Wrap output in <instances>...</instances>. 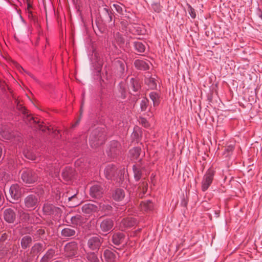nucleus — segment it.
Wrapping results in <instances>:
<instances>
[{
    "label": "nucleus",
    "instance_id": "obj_1",
    "mask_svg": "<svg viewBox=\"0 0 262 262\" xmlns=\"http://www.w3.org/2000/svg\"><path fill=\"white\" fill-rule=\"evenodd\" d=\"M21 195V189L17 184L12 185L9 188V193L6 194L7 199L11 202L18 200Z\"/></svg>",
    "mask_w": 262,
    "mask_h": 262
},
{
    "label": "nucleus",
    "instance_id": "obj_2",
    "mask_svg": "<svg viewBox=\"0 0 262 262\" xmlns=\"http://www.w3.org/2000/svg\"><path fill=\"white\" fill-rule=\"evenodd\" d=\"M21 179L24 182L32 184L37 180L38 176L32 170L27 169L23 171Z\"/></svg>",
    "mask_w": 262,
    "mask_h": 262
},
{
    "label": "nucleus",
    "instance_id": "obj_3",
    "mask_svg": "<svg viewBox=\"0 0 262 262\" xmlns=\"http://www.w3.org/2000/svg\"><path fill=\"white\" fill-rule=\"evenodd\" d=\"M102 244V239L99 236L91 237L88 241V246L92 250L98 249Z\"/></svg>",
    "mask_w": 262,
    "mask_h": 262
},
{
    "label": "nucleus",
    "instance_id": "obj_4",
    "mask_svg": "<svg viewBox=\"0 0 262 262\" xmlns=\"http://www.w3.org/2000/svg\"><path fill=\"white\" fill-rule=\"evenodd\" d=\"M214 173L213 170L209 169L204 176L202 181V190H206L212 183Z\"/></svg>",
    "mask_w": 262,
    "mask_h": 262
},
{
    "label": "nucleus",
    "instance_id": "obj_5",
    "mask_svg": "<svg viewBox=\"0 0 262 262\" xmlns=\"http://www.w3.org/2000/svg\"><path fill=\"white\" fill-rule=\"evenodd\" d=\"M65 255L67 257H72L77 253V246L75 242L67 244L64 248Z\"/></svg>",
    "mask_w": 262,
    "mask_h": 262
},
{
    "label": "nucleus",
    "instance_id": "obj_6",
    "mask_svg": "<svg viewBox=\"0 0 262 262\" xmlns=\"http://www.w3.org/2000/svg\"><path fill=\"white\" fill-rule=\"evenodd\" d=\"M26 207L30 209H35L38 204V200L34 195H29L24 200Z\"/></svg>",
    "mask_w": 262,
    "mask_h": 262
},
{
    "label": "nucleus",
    "instance_id": "obj_7",
    "mask_svg": "<svg viewBox=\"0 0 262 262\" xmlns=\"http://www.w3.org/2000/svg\"><path fill=\"white\" fill-rule=\"evenodd\" d=\"M114 227V222L108 219L103 220L100 223V227L102 231L106 232L112 231Z\"/></svg>",
    "mask_w": 262,
    "mask_h": 262
},
{
    "label": "nucleus",
    "instance_id": "obj_8",
    "mask_svg": "<svg viewBox=\"0 0 262 262\" xmlns=\"http://www.w3.org/2000/svg\"><path fill=\"white\" fill-rule=\"evenodd\" d=\"M99 132V130H95L93 133L92 136L91 138L90 143L93 148H95L103 143L102 139L103 138L101 135L98 137H96Z\"/></svg>",
    "mask_w": 262,
    "mask_h": 262
},
{
    "label": "nucleus",
    "instance_id": "obj_9",
    "mask_svg": "<svg viewBox=\"0 0 262 262\" xmlns=\"http://www.w3.org/2000/svg\"><path fill=\"white\" fill-rule=\"evenodd\" d=\"M103 193V188L98 184L94 185L91 187L90 190V194L91 196L93 198H100L101 196Z\"/></svg>",
    "mask_w": 262,
    "mask_h": 262
},
{
    "label": "nucleus",
    "instance_id": "obj_10",
    "mask_svg": "<svg viewBox=\"0 0 262 262\" xmlns=\"http://www.w3.org/2000/svg\"><path fill=\"white\" fill-rule=\"evenodd\" d=\"M137 223L136 221L132 217H128L122 220L120 223V228L122 230L127 228L132 227Z\"/></svg>",
    "mask_w": 262,
    "mask_h": 262
},
{
    "label": "nucleus",
    "instance_id": "obj_11",
    "mask_svg": "<svg viewBox=\"0 0 262 262\" xmlns=\"http://www.w3.org/2000/svg\"><path fill=\"white\" fill-rule=\"evenodd\" d=\"M43 211L47 214H57L60 213V209L52 204H46L43 207Z\"/></svg>",
    "mask_w": 262,
    "mask_h": 262
},
{
    "label": "nucleus",
    "instance_id": "obj_12",
    "mask_svg": "<svg viewBox=\"0 0 262 262\" xmlns=\"http://www.w3.org/2000/svg\"><path fill=\"white\" fill-rule=\"evenodd\" d=\"M15 213L12 209H7L4 212V219L8 223H13L15 220Z\"/></svg>",
    "mask_w": 262,
    "mask_h": 262
},
{
    "label": "nucleus",
    "instance_id": "obj_13",
    "mask_svg": "<svg viewBox=\"0 0 262 262\" xmlns=\"http://www.w3.org/2000/svg\"><path fill=\"white\" fill-rule=\"evenodd\" d=\"M147 189V181L144 179L143 181L141 183L139 184V185L137 188V192L135 194L137 196L142 198L143 195L146 192Z\"/></svg>",
    "mask_w": 262,
    "mask_h": 262
},
{
    "label": "nucleus",
    "instance_id": "obj_14",
    "mask_svg": "<svg viewBox=\"0 0 262 262\" xmlns=\"http://www.w3.org/2000/svg\"><path fill=\"white\" fill-rule=\"evenodd\" d=\"M24 120L28 124L32 126L33 124H39L40 120L37 118H35L28 114L27 112L25 115H24Z\"/></svg>",
    "mask_w": 262,
    "mask_h": 262
},
{
    "label": "nucleus",
    "instance_id": "obj_15",
    "mask_svg": "<svg viewBox=\"0 0 262 262\" xmlns=\"http://www.w3.org/2000/svg\"><path fill=\"white\" fill-rule=\"evenodd\" d=\"M98 209L97 206L92 204H85L82 206L81 208L82 212L86 214L96 211Z\"/></svg>",
    "mask_w": 262,
    "mask_h": 262
},
{
    "label": "nucleus",
    "instance_id": "obj_16",
    "mask_svg": "<svg viewBox=\"0 0 262 262\" xmlns=\"http://www.w3.org/2000/svg\"><path fill=\"white\" fill-rule=\"evenodd\" d=\"M140 208L143 211L148 212L153 209L154 205L149 200L144 201L140 203Z\"/></svg>",
    "mask_w": 262,
    "mask_h": 262
},
{
    "label": "nucleus",
    "instance_id": "obj_17",
    "mask_svg": "<svg viewBox=\"0 0 262 262\" xmlns=\"http://www.w3.org/2000/svg\"><path fill=\"white\" fill-rule=\"evenodd\" d=\"M125 195V192L123 189L117 188L113 193L112 196L116 201H120L124 199Z\"/></svg>",
    "mask_w": 262,
    "mask_h": 262
},
{
    "label": "nucleus",
    "instance_id": "obj_18",
    "mask_svg": "<svg viewBox=\"0 0 262 262\" xmlns=\"http://www.w3.org/2000/svg\"><path fill=\"white\" fill-rule=\"evenodd\" d=\"M116 171L115 167L112 165H108L104 170V174L107 179H111Z\"/></svg>",
    "mask_w": 262,
    "mask_h": 262
},
{
    "label": "nucleus",
    "instance_id": "obj_19",
    "mask_svg": "<svg viewBox=\"0 0 262 262\" xmlns=\"http://www.w3.org/2000/svg\"><path fill=\"white\" fill-rule=\"evenodd\" d=\"M149 63V62H146L142 60H136L134 62L136 67L142 70L148 69Z\"/></svg>",
    "mask_w": 262,
    "mask_h": 262
},
{
    "label": "nucleus",
    "instance_id": "obj_20",
    "mask_svg": "<svg viewBox=\"0 0 262 262\" xmlns=\"http://www.w3.org/2000/svg\"><path fill=\"white\" fill-rule=\"evenodd\" d=\"M80 203L79 201L78 200L76 194H73V195L69 196L68 198V205L70 207H74L77 206Z\"/></svg>",
    "mask_w": 262,
    "mask_h": 262
},
{
    "label": "nucleus",
    "instance_id": "obj_21",
    "mask_svg": "<svg viewBox=\"0 0 262 262\" xmlns=\"http://www.w3.org/2000/svg\"><path fill=\"white\" fill-rule=\"evenodd\" d=\"M103 257L106 262H114L115 259V254L109 250L104 251Z\"/></svg>",
    "mask_w": 262,
    "mask_h": 262
},
{
    "label": "nucleus",
    "instance_id": "obj_22",
    "mask_svg": "<svg viewBox=\"0 0 262 262\" xmlns=\"http://www.w3.org/2000/svg\"><path fill=\"white\" fill-rule=\"evenodd\" d=\"M124 238V235L123 233H117L114 234L113 236V242L115 245H119L121 244Z\"/></svg>",
    "mask_w": 262,
    "mask_h": 262
},
{
    "label": "nucleus",
    "instance_id": "obj_23",
    "mask_svg": "<svg viewBox=\"0 0 262 262\" xmlns=\"http://www.w3.org/2000/svg\"><path fill=\"white\" fill-rule=\"evenodd\" d=\"M62 176L65 180H70L73 176V172L72 169L70 168H67L65 169L62 173Z\"/></svg>",
    "mask_w": 262,
    "mask_h": 262
},
{
    "label": "nucleus",
    "instance_id": "obj_24",
    "mask_svg": "<svg viewBox=\"0 0 262 262\" xmlns=\"http://www.w3.org/2000/svg\"><path fill=\"white\" fill-rule=\"evenodd\" d=\"M102 15L105 21L110 22L112 20V15L109 8L106 7L103 9Z\"/></svg>",
    "mask_w": 262,
    "mask_h": 262
},
{
    "label": "nucleus",
    "instance_id": "obj_25",
    "mask_svg": "<svg viewBox=\"0 0 262 262\" xmlns=\"http://www.w3.org/2000/svg\"><path fill=\"white\" fill-rule=\"evenodd\" d=\"M145 83L150 89H154L157 87L156 80L154 78L150 77L149 74L146 78Z\"/></svg>",
    "mask_w": 262,
    "mask_h": 262
},
{
    "label": "nucleus",
    "instance_id": "obj_26",
    "mask_svg": "<svg viewBox=\"0 0 262 262\" xmlns=\"http://www.w3.org/2000/svg\"><path fill=\"white\" fill-rule=\"evenodd\" d=\"M135 50L140 53L144 52L145 50V46L141 41H137L134 42Z\"/></svg>",
    "mask_w": 262,
    "mask_h": 262
},
{
    "label": "nucleus",
    "instance_id": "obj_27",
    "mask_svg": "<svg viewBox=\"0 0 262 262\" xmlns=\"http://www.w3.org/2000/svg\"><path fill=\"white\" fill-rule=\"evenodd\" d=\"M75 231L71 228H65L61 231V234L64 237H70L74 235Z\"/></svg>",
    "mask_w": 262,
    "mask_h": 262
},
{
    "label": "nucleus",
    "instance_id": "obj_28",
    "mask_svg": "<svg viewBox=\"0 0 262 262\" xmlns=\"http://www.w3.org/2000/svg\"><path fill=\"white\" fill-rule=\"evenodd\" d=\"M149 97L153 102L154 106L158 105L160 103V97L159 95L156 92H151L149 94Z\"/></svg>",
    "mask_w": 262,
    "mask_h": 262
},
{
    "label": "nucleus",
    "instance_id": "obj_29",
    "mask_svg": "<svg viewBox=\"0 0 262 262\" xmlns=\"http://www.w3.org/2000/svg\"><path fill=\"white\" fill-rule=\"evenodd\" d=\"M133 171L134 173V178L137 180L138 181L143 176L142 172L140 167L134 166H133Z\"/></svg>",
    "mask_w": 262,
    "mask_h": 262
},
{
    "label": "nucleus",
    "instance_id": "obj_30",
    "mask_svg": "<svg viewBox=\"0 0 262 262\" xmlns=\"http://www.w3.org/2000/svg\"><path fill=\"white\" fill-rule=\"evenodd\" d=\"M32 242V238L29 236H26L24 237L21 241V245L23 248H27L29 246L30 244Z\"/></svg>",
    "mask_w": 262,
    "mask_h": 262
},
{
    "label": "nucleus",
    "instance_id": "obj_31",
    "mask_svg": "<svg viewBox=\"0 0 262 262\" xmlns=\"http://www.w3.org/2000/svg\"><path fill=\"white\" fill-rule=\"evenodd\" d=\"M140 151V148L135 147L130 150L129 154L133 159H136L139 157Z\"/></svg>",
    "mask_w": 262,
    "mask_h": 262
},
{
    "label": "nucleus",
    "instance_id": "obj_32",
    "mask_svg": "<svg viewBox=\"0 0 262 262\" xmlns=\"http://www.w3.org/2000/svg\"><path fill=\"white\" fill-rule=\"evenodd\" d=\"M67 219L70 220L71 223L74 225H79L81 223V217L80 215L73 216H68Z\"/></svg>",
    "mask_w": 262,
    "mask_h": 262
},
{
    "label": "nucleus",
    "instance_id": "obj_33",
    "mask_svg": "<svg viewBox=\"0 0 262 262\" xmlns=\"http://www.w3.org/2000/svg\"><path fill=\"white\" fill-rule=\"evenodd\" d=\"M87 258L89 262H100L97 255L94 252H91L88 254Z\"/></svg>",
    "mask_w": 262,
    "mask_h": 262
},
{
    "label": "nucleus",
    "instance_id": "obj_34",
    "mask_svg": "<svg viewBox=\"0 0 262 262\" xmlns=\"http://www.w3.org/2000/svg\"><path fill=\"white\" fill-rule=\"evenodd\" d=\"M129 85L134 92L137 91L139 87L137 81L133 78L130 79Z\"/></svg>",
    "mask_w": 262,
    "mask_h": 262
},
{
    "label": "nucleus",
    "instance_id": "obj_35",
    "mask_svg": "<svg viewBox=\"0 0 262 262\" xmlns=\"http://www.w3.org/2000/svg\"><path fill=\"white\" fill-rule=\"evenodd\" d=\"M42 246L39 244H36L32 248L31 252L36 254L42 250Z\"/></svg>",
    "mask_w": 262,
    "mask_h": 262
},
{
    "label": "nucleus",
    "instance_id": "obj_36",
    "mask_svg": "<svg viewBox=\"0 0 262 262\" xmlns=\"http://www.w3.org/2000/svg\"><path fill=\"white\" fill-rule=\"evenodd\" d=\"M98 207L99 209L106 211H109L112 209V207L110 205L105 204L102 202L99 203V206Z\"/></svg>",
    "mask_w": 262,
    "mask_h": 262
},
{
    "label": "nucleus",
    "instance_id": "obj_37",
    "mask_svg": "<svg viewBox=\"0 0 262 262\" xmlns=\"http://www.w3.org/2000/svg\"><path fill=\"white\" fill-rule=\"evenodd\" d=\"M15 102L17 103V109L19 111L23 114L25 115L27 112H28L27 110L23 106V104H21L18 100H16Z\"/></svg>",
    "mask_w": 262,
    "mask_h": 262
},
{
    "label": "nucleus",
    "instance_id": "obj_38",
    "mask_svg": "<svg viewBox=\"0 0 262 262\" xmlns=\"http://www.w3.org/2000/svg\"><path fill=\"white\" fill-rule=\"evenodd\" d=\"M2 135L3 137H4V138L8 140L11 139L13 137V135H12V134L8 130L3 131Z\"/></svg>",
    "mask_w": 262,
    "mask_h": 262
},
{
    "label": "nucleus",
    "instance_id": "obj_39",
    "mask_svg": "<svg viewBox=\"0 0 262 262\" xmlns=\"http://www.w3.org/2000/svg\"><path fill=\"white\" fill-rule=\"evenodd\" d=\"M187 12L192 18H194L196 16L194 10L189 5H188Z\"/></svg>",
    "mask_w": 262,
    "mask_h": 262
},
{
    "label": "nucleus",
    "instance_id": "obj_40",
    "mask_svg": "<svg viewBox=\"0 0 262 262\" xmlns=\"http://www.w3.org/2000/svg\"><path fill=\"white\" fill-rule=\"evenodd\" d=\"M148 100L146 98H143L140 103V107L142 111H145L147 107Z\"/></svg>",
    "mask_w": 262,
    "mask_h": 262
},
{
    "label": "nucleus",
    "instance_id": "obj_41",
    "mask_svg": "<svg viewBox=\"0 0 262 262\" xmlns=\"http://www.w3.org/2000/svg\"><path fill=\"white\" fill-rule=\"evenodd\" d=\"M113 7L115 9L116 11L119 14H122L123 12V8L121 5L120 4H113Z\"/></svg>",
    "mask_w": 262,
    "mask_h": 262
},
{
    "label": "nucleus",
    "instance_id": "obj_42",
    "mask_svg": "<svg viewBox=\"0 0 262 262\" xmlns=\"http://www.w3.org/2000/svg\"><path fill=\"white\" fill-rule=\"evenodd\" d=\"M116 40L118 43H123L124 42V38L119 33H117L116 35Z\"/></svg>",
    "mask_w": 262,
    "mask_h": 262
},
{
    "label": "nucleus",
    "instance_id": "obj_43",
    "mask_svg": "<svg viewBox=\"0 0 262 262\" xmlns=\"http://www.w3.org/2000/svg\"><path fill=\"white\" fill-rule=\"evenodd\" d=\"M45 255L47 258L51 259L54 255V251L53 249H50L48 251V252L46 253V254Z\"/></svg>",
    "mask_w": 262,
    "mask_h": 262
},
{
    "label": "nucleus",
    "instance_id": "obj_44",
    "mask_svg": "<svg viewBox=\"0 0 262 262\" xmlns=\"http://www.w3.org/2000/svg\"><path fill=\"white\" fill-rule=\"evenodd\" d=\"M26 157L29 159H31L32 160H36V156L35 155L33 154L31 152H28L26 154Z\"/></svg>",
    "mask_w": 262,
    "mask_h": 262
},
{
    "label": "nucleus",
    "instance_id": "obj_45",
    "mask_svg": "<svg viewBox=\"0 0 262 262\" xmlns=\"http://www.w3.org/2000/svg\"><path fill=\"white\" fill-rule=\"evenodd\" d=\"M140 122L143 125H144L145 127H147L149 126V124L146 121V119L144 118H141L140 119Z\"/></svg>",
    "mask_w": 262,
    "mask_h": 262
},
{
    "label": "nucleus",
    "instance_id": "obj_46",
    "mask_svg": "<svg viewBox=\"0 0 262 262\" xmlns=\"http://www.w3.org/2000/svg\"><path fill=\"white\" fill-rule=\"evenodd\" d=\"M28 12V17L31 19V20H34V21H35L36 19L35 18H34L33 14H32V11H28L27 12Z\"/></svg>",
    "mask_w": 262,
    "mask_h": 262
},
{
    "label": "nucleus",
    "instance_id": "obj_47",
    "mask_svg": "<svg viewBox=\"0 0 262 262\" xmlns=\"http://www.w3.org/2000/svg\"><path fill=\"white\" fill-rule=\"evenodd\" d=\"M233 150V147L232 146H229L227 147L225 149V151L227 152L228 154L232 152Z\"/></svg>",
    "mask_w": 262,
    "mask_h": 262
},
{
    "label": "nucleus",
    "instance_id": "obj_48",
    "mask_svg": "<svg viewBox=\"0 0 262 262\" xmlns=\"http://www.w3.org/2000/svg\"><path fill=\"white\" fill-rule=\"evenodd\" d=\"M38 129L41 130L42 132H45L46 127L45 126H43V125L42 124H38ZM47 129H48V130L50 129L49 127H47Z\"/></svg>",
    "mask_w": 262,
    "mask_h": 262
},
{
    "label": "nucleus",
    "instance_id": "obj_49",
    "mask_svg": "<svg viewBox=\"0 0 262 262\" xmlns=\"http://www.w3.org/2000/svg\"><path fill=\"white\" fill-rule=\"evenodd\" d=\"M32 8V5L31 4V3L29 2H27V12L28 11H31V8Z\"/></svg>",
    "mask_w": 262,
    "mask_h": 262
},
{
    "label": "nucleus",
    "instance_id": "obj_50",
    "mask_svg": "<svg viewBox=\"0 0 262 262\" xmlns=\"http://www.w3.org/2000/svg\"><path fill=\"white\" fill-rule=\"evenodd\" d=\"M50 259L47 258L45 255L40 260V262H47Z\"/></svg>",
    "mask_w": 262,
    "mask_h": 262
},
{
    "label": "nucleus",
    "instance_id": "obj_51",
    "mask_svg": "<svg viewBox=\"0 0 262 262\" xmlns=\"http://www.w3.org/2000/svg\"><path fill=\"white\" fill-rule=\"evenodd\" d=\"M50 259L47 258L45 255L40 260V262H47Z\"/></svg>",
    "mask_w": 262,
    "mask_h": 262
},
{
    "label": "nucleus",
    "instance_id": "obj_52",
    "mask_svg": "<svg viewBox=\"0 0 262 262\" xmlns=\"http://www.w3.org/2000/svg\"><path fill=\"white\" fill-rule=\"evenodd\" d=\"M80 121V118H79V119H78L76 121V122H75L74 124H72V128H74V127H75V126H76L79 124V123Z\"/></svg>",
    "mask_w": 262,
    "mask_h": 262
},
{
    "label": "nucleus",
    "instance_id": "obj_53",
    "mask_svg": "<svg viewBox=\"0 0 262 262\" xmlns=\"http://www.w3.org/2000/svg\"><path fill=\"white\" fill-rule=\"evenodd\" d=\"M3 198V195L2 192L0 190V202L2 201V199Z\"/></svg>",
    "mask_w": 262,
    "mask_h": 262
},
{
    "label": "nucleus",
    "instance_id": "obj_54",
    "mask_svg": "<svg viewBox=\"0 0 262 262\" xmlns=\"http://www.w3.org/2000/svg\"><path fill=\"white\" fill-rule=\"evenodd\" d=\"M113 143L114 144L115 146H117V145H118V143L116 142H114Z\"/></svg>",
    "mask_w": 262,
    "mask_h": 262
},
{
    "label": "nucleus",
    "instance_id": "obj_55",
    "mask_svg": "<svg viewBox=\"0 0 262 262\" xmlns=\"http://www.w3.org/2000/svg\"><path fill=\"white\" fill-rule=\"evenodd\" d=\"M129 194H130V195H133V196H134V194H133V193L131 194V191H129Z\"/></svg>",
    "mask_w": 262,
    "mask_h": 262
},
{
    "label": "nucleus",
    "instance_id": "obj_56",
    "mask_svg": "<svg viewBox=\"0 0 262 262\" xmlns=\"http://www.w3.org/2000/svg\"><path fill=\"white\" fill-rule=\"evenodd\" d=\"M123 66V64L122 63L120 64V67L122 68Z\"/></svg>",
    "mask_w": 262,
    "mask_h": 262
},
{
    "label": "nucleus",
    "instance_id": "obj_57",
    "mask_svg": "<svg viewBox=\"0 0 262 262\" xmlns=\"http://www.w3.org/2000/svg\"><path fill=\"white\" fill-rule=\"evenodd\" d=\"M186 204H187V203L185 201H184V206H186Z\"/></svg>",
    "mask_w": 262,
    "mask_h": 262
},
{
    "label": "nucleus",
    "instance_id": "obj_58",
    "mask_svg": "<svg viewBox=\"0 0 262 262\" xmlns=\"http://www.w3.org/2000/svg\"><path fill=\"white\" fill-rule=\"evenodd\" d=\"M260 17H261V18L262 19V13H261L260 15Z\"/></svg>",
    "mask_w": 262,
    "mask_h": 262
}]
</instances>
